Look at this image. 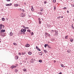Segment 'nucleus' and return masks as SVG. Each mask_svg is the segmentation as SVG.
Returning a JSON list of instances; mask_svg holds the SVG:
<instances>
[{
	"instance_id": "a878e982",
	"label": "nucleus",
	"mask_w": 74,
	"mask_h": 74,
	"mask_svg": "<svg viewBox=\"0 0 74 74\" xmlns=\"http://www.w3.org/2000/svg\"><path fill=\"white\" fill-rule=\"evenodd\" d=\"M56 7L54 6V10H56Z\"/></svg>"
},
{
	"instance_id": "a19ab883",
	"label": "nucleus",
	"mask_w": 74,
	"mask_h": 74,
	"mask_svg": "<svg viewBox=\"0 0 74 74\" xmlns=\"http://www.w3.org/2000/svg\"><path fill=\"white\" fill-rule=\"evenodd\" d=\"M51 33H53V30H51Z\"/></svg>"
},
{
	"instance_id": "c756f323",
	"label": "nucleus",
	"mask_w": 74,
	"mask_h": 74,
	"mask_svg": "<svg viewBox=\"0 0 74 74\" xmlns=\"http://www.w3.org/2000/svg\"><path fill=\"white\" fill-rule=\"evenodd\" d=\"M53 3H56V0H54L53 1Z\"/></svg>"
},
{
	"instance_id": "e433bc0d",
	"label": "nucleus",
	"mask_w": 74,
	"mask_h": 74,
	"mask_svg": "<svg viewBox=\"0 0 74 74\" xmlns=\"http://www.w3.org/2000/svg\"><path fill=\"white\" fill-rule=\"evenodd\" d=\"M25 28L26 29H29V27H25Z\"/></svg>"
},
{
	"instance_id": "0eeeda50",
	"label": "nucleus",
	"mask_w": 74,
	"mask_h": 74,
	"mask_svg": "<svg viewBox=\"0 0 74 74\" xmlns=\"http://www.w3.org/2000/svg\"><path fill=\"white\" fill-rule=\"evenodd\" d=\"M11 5H12V3H10L9 4H5L6 6H11Z\"/></svg>"
},
{
	"instance_id": "b1692460",
	"label": "nucleus",
	"mask_w": 74,
	"mask_h": 74,
	"mask_svg": "<svg viewBox=\"0 0 74 74\" xmlns=\"http://www.w3.org/2000/svg\"><path fill=\"white\" fill-rule=\"evenodd\" d=\"M18 10H19V11H22V9L21 8H19V9Z\"/></svg>"
},
{
	"instance_id": "c9c22d12",
	"label": "nucleus",
	"mask_w": 74,
	"mask_h": 74,
	"mask_svg": "<svg viewBox=\"0 0 74 74\" xmlns=\"http://www.w3.org/2000/svg\"><path fill=\"white\" fill-rule=\"evenodd\" d=\"M22 55H25V53H22Z\"/></svg>"
},
{
	"instance_id": "3c124183",
	"label": "nucleus",
	"mask_w": 74,
	"mask_h": 74,
	"mask_svg": "<svg viewBox=\"0 0 74 74\" xmlns=\"http://www.w3.org/2000/svg\"><path fill=\"white\" fill-rule=\"evenodd\" d=\"M22 26H23V27H24V28H25V27H25L24 25H23Z\"/></svg>"
},
{
	"instance_id": "8fccbe9b",
	"label": "nucleus",
	"mask_w": 74,
	"mask_h": 74,
	"mask_svg": "<svg viewBox=\"0 0 74 74\" xmlns=\"http://www.w3.org/2000/svg\"><path fill=\"white\" fill-rule=\"evenodd\" d=\"M56 60H54V63H56Z\"/></svg>"
},
{
	"instance_id": "ea45409f",
	"label": "nucleus",
	"mask_w": 74,
	"mask_h": 74,
	"mask_svg": "<svg viewBox=\"0 0 74 74\" xmlns=\"http://www.w3.org/2000/svg\"><path fill=\"white\" fill-rule=\"evenodd\" d=\"M38 20L39 21H40V20H41V19H40V18H38Z\"/></svg>"
},
{
	"instance_id": "13d9d810",
	"label": "nucleus",
	"mask_w": 74,
	"mask_h": 74,
	"mask_svg": "<svg viewBox=\"0 0 74 74\" xmlns=\"http://www.w3.org/2000/svg\"><path fill=\"white\" fill-rule=\"evenodd\" d=\"M47 46H48V47H49V45H47Z\"/></svg>"
},
{
	"instance_id": "6ab92c4d",
	"label": "nucleus",
	"mask_w": 74,
	"mask_h": 74,
	"mask_svg": "<svg viewBox=\"0 0 74 74\" xmlns=\"http://www.w3.org/2000/svg\"><path fill=\"white\" fill-rule=\"evenodd\" d=\"M44 11V9L42 8L40 9V11H41V12H42V11Z\"/></svg>"
},
{
	"instance_id": "09e8293b",
	"label": "nucleus",
	"mask_w": 74,
	"mask_h": 74,
	"mask_svg": "<svg viewBox=\"0 0 74 74\" xmlns=\"http://www.w3.org/2000/svg\"><path fill=\"white\" fill-rule=\"evenodd\" d=\"M44 3L45 4L46 3H47V2L45 1L44 2Z\"/></svg>"
},
{
	"instance_id": "58836bf2",
	"label": "nucleus",
	"mask_w": 74,
	"mask_h": 74,
	"mask_svg": "<svg viewBox=\"0 0 74 74\" xmlns=\"http://www.w3.org/2000/svg\"><path fill=\"white\" fill-rule=\"evenodd\" d=\"M18 55H21L22 54H21V53L20 52V53H19Z\"/></svg>"
},
{
	"instance_id": "de8ad7c7",
	"label": "nucleus",
	"mask_w": 74,
	"mask_h": 74,
	"mask_svg": "<svg viewBox=\"0 0 74 74\" xmlns=\"http://www.w3.org/2000/svg\"><path fill=\"white\" fill-rule=\"evenodd\" d=\"M23 34H25V32H23Z\"/></svg>"
},
{
	"instance_id": "5fc2aeb1",
	"label": "nucleus",
	"mask_w": 74,
	"mask_h": 74,
	"mask_svg": "<svg viewBox=\"0 0 74 74\" xmlns=\"http://www.w3.org/2000/svg\"><path fill=\"white\" fill-rule=\"evenodd\" d=\"M49 48H51V47H50L49 46Z\"/></svg>"
},
{
	"instance_id": "49530a36",
	"label": "nucleus",
	"mask_w": 74,
	"mask_h": 74,
	"mask_svg": "<svg viewBox=\"0 0 74 74\" xmlns=\"http://www.w3.org/2000/svg\"><path fill=\"white\" fill-rule=\"evenodd\" d=\"M24 71L25 72L26 71V69H24Z\"/></svg>"
},
{
	"instance_id": "f03ea898",
	"label": "nucleus",
	"mask_w": 74,
	"mask_h": 74,
	"mask_svg": "<svg viewBox=\"0 0 74 74\" xmlns=\"http://www.w3.org/2000/svg\"><path fill=\"white\" fill-rule=\"evenodd\" d=\"M21 32H26V29L25 28L24 29H21Z\"/></svg>"
},
{
	"instance_id": "37998d69",
	"label": "nucleus",
	"mask_w": 74,
	"mask_h": 74,
	"mask_svg": "<svg viewBox=\"0 0 74 74\" xmlns=\"http://www.w3.org/2000/svg\"><path fill=\"white\" fill-rule=\"evenodd\" d=\"M63 10H66V7H64L63 8Z\"/></svg>"
},
{
	"instance_id": "4be33fe9",
	"label": "nucleus",
	"mask_w": 74,
	"mask_h": 74,
	"mask_svg": "<svg viewBox=\"0 0 74 74\" xmlns=\"http://www.w3.org/2000/svg\"><path fill=\"white\" fill-rule=\"evenodd\" d=\"M73 39L71 38L70 39V41H71V42H73Z\"/></svg>"
},
{
	"instance_id": "20e7f679",
	"label": "nucleus",
	"mask_w": 74,
	"mask_h": 74,
	"mask_svg": "<svg viewBox=\"0 0 74 74\" xmlns=\"http://www.w3.org/2000/svg\"><path fill=\"white\" fill-rule=\"evenodd\" d=\"M16 66H15L13 65L10 67L11 69H15V68H16Z\"/></svg>"
},
{
	"instance_id": "423d86ee",
	"label": "nucleus",
	"mask_w": 74,
	"mask_h": 74,
	"mask_svg": "<svg viewBox=\"0 0 74 74\" xmlns=\"http://www.w3.org/2000/svg\"><path fill=\"white\" fill-rule=\"evenodd\" d=\"M5 34H4V33L1 32V37H4V36H4Z\"/></svg>"
},
{
	"instance_id": "412c9836",
	"label": "nucleus",
	"mask_w": 74,
	"mask_h": 74,
	"mask_svg": "<svg viewBox=\"0 0 74 74\" xmlns=\"http://www.w3.org/2000/svg\"><path fill=\"white\" fill-rule=\"evenodd\" d=\"M18 5V4L17 3L14 5V6H15V7H17Z\"/></svg>"
},
{
	"instance_id": "aec40b11",
	"label": "nucleus",
	"mask_w": 74,
	"mask_h": 74,
	"mask_svg": "<svg viewBox=\"0 0 74 74\" xmlns=\"http://www.w3.org/2000/svg\"><path fill=\"white\" fill-rule=\"evenodd\" d=\"M2 20L3 21H5V18H2Z\"/></svg>"
},
{
	"instance_id": "2f4dec72",
	"label": "nucleus",
	"mask_w": 74,
	"mask_h": 74,
	"mask_svg": "<svg viewBox=\"0 0 74 74\" xmlns=\"http://www.w3.org/2000/svg\"><path fill=\"white\" fill-rule=\"evenodd\" d=\"M14 71H15V73H16V72H17V71H18V70H17L16 69H15L14 70Z\"/></svg>"
},
{
	"instance_id": "f257e3e1",
	"label": "nucleus",
	"mask_w": 74,
	"mask_h": 74,
	"mask_svg": "<svg viewBox=\"0 0 74 74\" xmlns=\"http://www.w3.org/2000/svg\"><path fill=\"white\" fill-rule=\"evenodd\" d=\"M0 29L1 30L2 28H4V25H3L2 24H0Z\"/></svg>"
},
{
	"instance_id": "4d7b16f0",
	"label": "nucleus",
	"mask_w": 74,
	"mask_h": 74,
	"mask_svg": "<svg viewBox=\"0 0 74 74\" xmlns=\"http://www.w3.org/2000/svg\"><path fill=\"white\" fill-rule=\"evenodd\" d=\"M8 18H7V21H8Z\"/></svg>"
},
{
	"instance_id": "473e14b6",
	"label": "nucleus",
	"mask_w": 74,
	"mask_h": 74,
	"mask_svg": "<svg viewBox=\"0 0 74 74\" xmlns=\"http://www.w3.org/2000/svg\"><path fill=\"white\" fill-rule=\"evenodd\" d=\"M39 24H41V21H39Z\"/></svg>"
},
{
	"instance_id": "a18cd8bd",
	"label": "nucleus",
	"mask_w": 74,
	"mask_h": 74,
	"mask_svg": "<svg viewBox=\"0 0 74 74\" xmlns=\"http://www.w3.org/2000/svg\"><path fill=\"white\" fill-rule=\"evenodd\" d=\"M21 11H23V12H24L25 10H24V9H22V10H21Z\"/></svg>"
},
{
	"instance_id": "4c0bfd02",
	"label": "nucleus",
	"mask_w": 74,
	"mask_h": 74,
	"mask_svg": "<svg viewBox=\"0 0 74 74\" xmlns=\"http://www.w3.org/2000/svg\"><path fill=\"white\" fill-rule=\"evenodd\" d=\"M72 7H74V4H72L71 5Z\"/></svg>"
},
{
	"instance_id": "5701e85b",
	"label": "nucleus",
	"mask_w": 74,
	"mask_h": 74,
	"mask_svg": "<svg viewBox=\"0 0 74 74\" xmlns=\"http://www.w3.org/2000/svg\"><path fill=\"white\" fill-rule=\"evenodd\" d=\"M39 62H40V63H42V60H39Z\"/></svg>"
},
{
	"instance_id": "1a4fd4ad",
	"label": "nucleus",
	"mask_w": 74,
	"mask_h": 74,
	"mask_svg": "<svg viewBox=\"0 0 74 74\" xmlns=\"http://www.w3.org/2000/svg\"><path fill=\"white\" fill-rule=\"evenodd\" d=\"M30 46V45H29V44H27L25 45L26 47H29Z\"/></svg>"
},
{
	"instance_id": "7ed1b4c3",
	"label": "nucleus",
	"mask_w": 74,
	"mask_h": 74,
	"mask_svg": "<svg viewBox=\"0 0 74 74\" xmlns=\"http://www.w3.org/2000/svg\"><path fill=\"white\" fill-rule=\"evenodd\" d=\"M5 30V29H2L0 31V34H1V33H4Z\"/></svg>"
},
{
	"instance_id": "72a5a7b5",
	"label": "nucleus",
	"mask_w": 74,
	"mask_h": 74,
	"mask_svg": "<svg viewBox=\"0 0 74 74\" xmlns=\"http://www.w3.org/2000/svg\"><path fill=\"white\" fill-rule=\"evenodd\" d=\"M60 18H61V17L60 16H59V17H58V19H60Z\"/></svg>"
},
{
	"instance_id": "ddd939ff",
	"label": "nucleus",
	"mask_w": 74,
	"mask_h": 74,
	"mask_svg": "<svg viewBox=\"0 0 74 74\" xmlns=\"http://www.w3.org/2000/svg\"><path fill=\"white\" fill-rule=\"evenodd\" d=\"M33 62H34V60H33V59H32L31 60V62L33 63Z\"/></svg>"
},
{
	"instance_id": "a211bd4d",
	"label": "nucleus",
	"mask_w": 74,
	"mask_h": 74,
	"mask_svg": "<svg viewBox=\"0 0 74 74\" xmlns=\"http://www.w3.org/2000/svg\"><path fill=\"white\" fill-rule=\"evenodd\" d=\"M44 51L45 53H47V52H48V51H47L45 50H44Z\"/></svg>"
},
{
	"instance_id": "f3484780",
	"label": "nucleus",
	"mask_w": 74,
	"mask_h": 74,
	"mask_svg": "<svg viewBox=\"0 0 74 74\" xmlns=\"http://www.w3.org/2000/svg\"><path fill=\"white\" fill-rule=\"evenodd\" d=\"M61 66L62 67H65V66H64V65H63L62 64H61Z\"/></svg>"
},
{
	"instance_id": "9d476101",
	"label": "nucleus",
	"mask_w": 74,
	"mask_h": 74,
	"mask_svg": "<svg viewBox=\"0 0 74 74\" xmlns=\"http://www.w3.org/2000/svg\"><path fill=\"white\" fill-rule=\"evenodd\" d=\"M45 35H47L48 36H49V37H50L51 36L50 35V34L48 33H45Z\"/></svg>"
},
{
	"instance_id": "bf43d9fd",
	"label": "nucleus",
	"mask_w": 74,
	"mask_h": 74,
	"mask_svg": "<svg viewBox=\"0 0 74 74\" xmlns=\"http://www.w3.org/2000/svg\"><path fill=\"white\" fill-rule=\"evenodd\" d=\"M62 0H61V1H62Z\"/></svg>"
},
{
	"instance_id": "6e6552de",
	"label": "nucleus",
	"mask_w": 74,
	"mask_h": 74,
	"mask_svg": "<svg viewBox=\"0 0 74 74\" xmlns=\"http://www.w3.org/2000/svg\"><path fill=\"white\" fill-rule=\"evenodd\" d=\"M36 49H38V51H41V50L40 49H39V48H38V47L37 46H36Z\"/></svg>"
},
{
	"instance_id": "f704fd0d",
	"label": "nucleus",
	"mask_w": 74,
	"mask_h": 74,
	"mask_svg": "<svg viewBox=\"0 0 74 74\" xmlns=\"http://www.w3.org/2000/svg\"><path fill=\"white\" fill-rule=\"evenodd\" d=\"M13 45H16V44L15 43H14Z\"/></svg>"
},
{
	"instance_id": "393cba45",
	"label": "nucleus",
	"mask_w": 74,
	"mask_h": 74,
	"mask_svg": "<svg viewBox=\"0 0 74 74\" xmlns=\"http://www.w3.org/2000/svg\"><path fill=\"white\" fill-rule=\"evenodd\" d=\"M67 37H68V36H66L65 37V39H67L68 38H67Z\"/></svg>"
},
{
	"instance_id": "c03bdc74",
	"label": "nucleus",
	"mask_w": 74,
	"mask_h": 74,
	"mask_svg": "<svg viewBox=\"0 0 74 74\" xmlns=\"http://www.w3.org/2000/svg\"><path fill=\"white\" fill-rule=\"evenodd\" d=\"M6 1H10L11 0H6Z\"/></svg>"
},
{
	"instance_id": "dca6fc26",
	"label": "nucleus",
	"mask_w": 74,
	"mask_h": 74,
	"mask_svg": "<svg viewBox=\"0 0 74 74\" xmlns=\"http://www.w3.org/2000/svg\"><path fill=\"white\" fill-rule=\"evenodd\" d=\"M32 52H31L30 51H29L28 52V54H29V55H32Z\"/></svg>"
},
{
	"instance_id": "c85d7f7f",
	"label": "nucleus",
	"mask_w": 74,
	"mask_h": 74,
	"mask_svg": "<svg viewBox=\"0 0 74 74\" xmlns=\"http://www.w3.org/2000/svg\"><path fill=\"white\" fill-rule=\"evenodd\" d=\"M30 29H28L27 30V32H30Z\"/></svg>"
},
{
	"instance_id": "9b49d317",
	"label": "nucleus",
	"mask_w": 74,
	"mask_h": 74,
	"mask_svg": "<svg viewBox=\"0 0 74 74\" xmlns=\"http://www.w3.org/2000/svg\"><path fill=\"white\" fill-rule=\"evenodd\" d=\"M10 36H13V34L12 32H10Z\"/></svg>"
},
{
	"instance_id": "2eb2a0df",
	"label": "nucleus",
	"mask_w": 74,
	"mask_h": 74,
	"mask_svg": "<svg viewBox=\"0 0 74 74\" xmlns=\"http://www.w3.org/2000/svg\"><path fill=\"white\" fill-rule=\"evenodd\" d=\"M18 58H19L18 56H16L15 57V59H16L17 60L18 59Z\"/></svg>"
},
{
	"instance_id": "cd10ccee",
	"label": "nucleus",
	"mask_w": 74,
	"mask_h": 74,
	"mask_svg": "<svg viewBox=\"0 0 74 74\" xmlns=\"http://www.w3.org/2000/svg\"><path fill=\"white\" fill-rule=\"evenodd\" d=\"M67 52H68L69 53H70V50H68L67 51Z\"/></svg>"
},
{
	"instance_id": "864d4df0",
	"label": "nucleus",
	"mask_w": 74,
	"mask_h": 74,
	"mask_svg": "<svg viewBox=\"0 0 74 74\" xmlns=\"http://www.w3.org/2000/svg\"><path fill=\"white\" fill-rule=\"evenodd\" d=\"M67 12L68 13H69V11L67 10Z\"/></svg>"
},
{
	"instance_id": "39448f33",
	"label": "nucleus",
	"mask_w": 74,
	"mask_h": 74,
	"mask_svg": "<svg viewBox=\"0 0 74 74\" xmlns=\"http://www.w3.org/2000/svg\"><path fill=\"white\" fill-rule=\"evenodd\" d=\"M21 16L23 18L25 16V13H22V14H21Z\"/></svg>"
},
{
	"instance_id": "4468645a",
	"label": "nucleus",
	"mask_w": 74,
	"mask_h": 74,
	"mask_svg": "<svg viewBox=\"0 0 74 74\" xmlns=\"http://www.w3.org/2000/svg\"><path fill=\"white\" fill-rule=\"evenodd\" d=\"M31 7H32L31 10L32 11H34V9L33 8V6H32Z\"/></svg>"
},
{
	"instance_id": "052dcab7",
	"label": "nucleus",
	"mask_w": 74,
	"mask_h": 74,
	"mask_svg": "<svg viewBox=\"0 0 74 74\" xmlns=\"http://www.w3.org/2000/svg\"><path fill=\"white\" fill-rule=\"evenodd\" d=\"M41 55H42V54Z\"/></svg>"
},
{
	"instance_id": "7c9ffc66",
	"label": "nucleus",
	"mask_w": 74,
	"mask_h": 74,
	"mask_svg": "<svg viewBox=\"0 0 74 74\" xmlns=\"http://www.w3.org/2000/svg\"><path fill=\"white\" fill-rule=\"evenodd\" d=\"M47 44H45V46H44L45 47V48H46V47H47Z\"/></svg>"
},
{
	"instance_id": "6e6d98bb",
	"label": "nucleus",
	"mask_w": 74,
	"mask_h": 74,
	"mask_svg": "<svg viewBox=\"0 0 74 74\" xmlns=\"http://www.w3.org/2000/svg\"><path fill=\"white\" fill-rule=\"evenodd\" d=\"M63 18V16H61V18Z\"/></svg>"
},
{
	"instance_id": "79ce46f5",
	"label": "nucleus",
	"mask_w": 74,
	"mask_h": 74,
	"mask_svg": "<svg viewBox=\"0 0 74 74\" xmlns=\"http://www.w3.org/2000/svg\"><path fill=\"white\" fill-rule=\"evenodd\" d=\"M31 35H32V36H33V32H32L31 33Z\"/></svg>"
},
{
	"instance_id": "603ef678",
	"label": "nucleus",
	"mask_w": 74,
	"mask_h": 74,
	"mask_svg": "<svg viewBox=\"0 0 74 74\" xmlns=\"http://www.w3.org/2000/svg\"><path fill=\"white\" fill-rule=\"evenodd\" d=\"M72 27L73 28V29L74 28V27H73V25H72Z\"/></svg>"
},
{
	"instance_id": "bb28decb",
	"label": "nucleus",
	"mask_w": 74,
	"mask_h": 74,
	"mask_svg": "<svg viewBox=\"0 0 74 74\" xmlns=\"http://www.w3.org/2000/svg\"><path fill=\"white\" fill-rule=\"evenodd\" d=\"M39 14H40V15H42V12H39Z\"/></svg>"
},
{
	"instance_id": "f8f14e48",
	"label": "nucleus",
	"mask_w": 74,
	"mask_h": 74,
	"mask_svg": "<svg viewBox=\"0 0 74 74\" xmlns=\"http://www.w3.org/2000/svg\"><path fill=\"white\" fill-rule=\"evenodd\" d=\"M55 32H56V34H58V31L56 30H55Z\"/></svg>"
}]
</instances>
